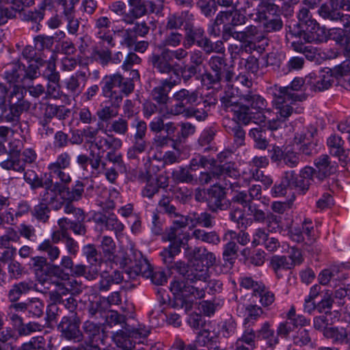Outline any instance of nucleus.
Masks as SVG:
<instances>
[{
  "mask_svg": "<svg viewBox=\"0 0 350 350\" xmlns=\"http://www.w3.org/2000/svg\"><path fill=\"white\" fill-rule=\"evenodd\" d=\"M237 81L242 85V89L237 88L236 90L239 99L234 96L233 88L226 91L225 95L221 98L226 109L233 112L234 118L244 124H249L251 120L256 122L265 121L262 111L266 107V100L249 89L252 85V81L245 75L239 76Z\"/></svg>",
  "mask_w": 350,
  "mask_h": 350,
  "instance_id": "f257e3e1",
  "label": "nucleus"
},
{
  "mask_svg": "<svg viewBox=\"0 0 350 350\" xmlns=\"http://www.w3.org/2000/svg\"><path fill=\"white\" fill-rule=\"evenodd\" d=\"M222 286V282L217 280H211L208 282L205 280L199 285H190L184 280H174L170 284V291L175 297L172 306L184 308L187 312L191 309L194 299L204 298L206 292L210 295L218 293L221 291Z\"/></svg>",
  "mask_w": 350,
  "mask_h": 350,
  "instance_id": "f03ea898",
  "label": "nucleus"
},
{
  "mask_svg": "<svg viewBox=\"0 0 350 350\" xmlns=\"http://www.w3.org/2000/svg\"><path fill=\"white\" fill-rule=\"evenodd\" d=\"M100 84L101 85L102 95L109 98L113 106L120 107L123 96L131 93L135 85L131 80L124 79L120 74L107 75L103 78Z\"/></svg>",
  "mask_w": 350,
  "mask_h": 350,
  "instance_id": "7ed1b4c3",
  "label": "nucleus"
},
{
  "mask_svg": "<svg viewBox=\"0 0 350 350\" xmlns=\"http://www.w3.org/2000/svg\"><path fill=\"white\" fill-rule=\"evenodd\" d=\"M107 321L111 324H125L122 327L123 329L116 332L113 336L118 346L125 350H129L133 347L131 338L138 339L137 342H141V339L146 338L150 334L149 328L145 325H139L137 328H131L125 323V316L119 314L117 312L112 311L110 316L107 317Z\"/></svg>",
  "mask_w": 350,
  "mask_h": 350,
  "instance_id": "20e7f679",
  "label": "nucleus"
},
{
  "mask_svg": "<svg viewBox=\"0 0 350 350\" xmlns=\"http://www.w3.org/2000/svg\"><path fill=\"white\" fill-rule=\"evenodd\" d=\"M280 12L278 5L269 1H262L248 16L255 22L262 23L266 30L271 31L280 30L282 27V22L278 18Z\"/></svg>",
  "mask_w": 350,
  "mask_h": 350,
  "instance_id": "39448f33",
  "label": "nucleus"
},
{
  "mask_svg": "<svg viewBox=\"0 0 350 350\" xmlns=\"http://www.w3.org/2000/svg\"><path fill=\"white\" fill-rule=\"evenodd\" d=\"M306 83V79L295 78L289 85L285 87L275 85L272 88L273 98L275 100L278 105L281 103L291 105L295 107H299L298 102L306 100L304 94L299 93L303 85Z\"/></svg>",
  "mask_w": 350,
  "mask_h": 350,
  "instance_id": "423d86ee",
  "label": "nucleus"
},
{
  "mask_svg": "<svg viewBox=\"0 0 350 350\" xmlns=\"http://www.w3.org/2000/svg\"><path fill=\"white\" fill-rule=\"evenodd\" d=\"M26 92L25 88L20 85L13 86L12 90L10 91L8 97L10 111L3 119L8 122H11L14 127L18 125L21 113L30 107V103L23 99Z\"/></svg>",
  "mask_w": 350,
  "mask_h": 350,
  "instance_id": "0eeeda50",
  "label": "nucleus"
},
{
  "mask_svg": "<svg viewBox=\"0 0 350 350\" xmlns=\"http://www.w3.org/2000/svg\"><path fill=\"white\" fill-rule=\"evenodd\" d=\"M50 176L45 178V187L38 193L39 202L49 205L55 210H59L63 205L61 193L67 189L68 184H64L60 180Z\"/></svg>",
  "mask_w": 350,
  "mask_h": 350,
  "instance_id": "6e6552de",
  "label": "nucleus"
},
{
  "mask_svg": "<svg viewBox=\"0 0 350 350\" xmlns=\"http://www.w3.org/2000/svg\"><path fill=\"white\" fill-rule=\"evenodd\" d=\"M37 73V68L33 65H30L29 69H25V65L19 62H12L7 64L4 67V78L10 83V88H13L14 85L19 82H23L25 79H32L36 77ZM20 86H21L20 85Z\"/></svg>",
  "mask_w": 350,
  "mask_h": 350,
  "instance_id": "1a4fd4ad",
  "label": "nucleus"
},
{
  "mask_svg": "<svg viewBox=\"0 0 350 350\" xmlns=\"http://www.w3.org/2000/svg\"><path fill=\"white\" fill-rule=\"evenodd\" d=\"M172 98L176 103L170 107L169 113L173 116H178L185 113L191 108V105L197 103L199 98V93L197 90H189L183 88L174 92Z\"/></svg>",
  "mask_w": 350,
  "mask_h": 350,
  "instance_id": "9d476101",
  "label": "nucleus"
},
{
  "mask_svg": "<svg viewBox=\"0 0 350 350\" xmlns=\"http://www.w3.org/2000/svg\"><path fill=\"white\" fill-rule=\"evenodd\" d=\"M71 164V156L68 152L59 154L55 160L48 165L49 176L60 180L64 184L71 182V176L67 172Z\"/></svg>",
  "mask_w": 350,
  "mask_h": 350,
  "instance_id": "9b49d317",
  "label": "nucleus"
},
{
  "mask_svg": "<svg viewBox=\"0 0 350 350\" xmlns=\"http://www.w3.org/2000/svg\"><path fill=\"white\" fill-rule=\"evenodd\" d=\"M178 230L172 227L163 236L165 241H170V244L161 252V256L165 264L170 265L173 262L174 257L180 252L183 244L182 239L178 236Z\"/></svg>",
  "mask_w": 350,
  "mask_h": 350,
  "instance_id": "f8f14e48",
  "label": "nucleus"
},
{
  "mask_svg": "<svg viewBox=\"0 0 350 350\" xmlns=\"http://www.w3.org/2000/svg\"><path fill=\"white\" fill-rule=\"evenodd\" d=\"M334 82L331 68H324L319 72L310 73L306 77V85L314 92H322L328 90Z\"/></svg>",
  "mask_w": 350,
  "mask_h": 350,
  "instance_id": "ddd939ff",
  "label": "nucleus"
},
{
  "mask_svg": "<svg viewBox=\"0 0 350 350\" xmlns=\"http://www.w3.org/2000/svg\"><path fill=\"white\" fill-rule=\"evenodd\" d=\"M273 107L276 116L275 118L268 120V129L271 131H275L282 126V124L286 122L288 118L293 113H301L304 108L301 107H295L291 105H284L281 103L278 105L275 100H272Z\"/></svg>",
  "mask_w": 350,
  "mask_h": 350,
  "instance_id": "4468645a",
  "label": "nucleus"
},
{
  "mask_svg": "<svg viewBox=\"0 0 350 350\" xmlns=\"http://www.w3.org/2000/svg\"><path fill=\"white\" fill-rule=\"evenodd\" d=\"M180 81L181 78L176 72H174V77L170 76L167 79L161 80L160 83L152 90V99L159 104H166L170 99L168 96L170 92L174 86L180 84Z\"/></svg>",
  "mask_w": 350,
  "mask_h": 350,
  "instance_id": "2eb2a0df",
  "label": "nucleus"
},
{
  "mask_svg": "<svg viewBox=\"0 0 350 350\" xmlns=\"http://www.w3.org/2000/svg\"><path fill=\"white\" fill-rule=\"evenodd\" d=\"M57 328L66 340L78 342L83 338V334L79 329V321L76 317H64Z\"/></svg>",
  "mask_w": 350,
  "mask_h": 350,
  "instance_id": "dca6fc26",
  "label": "nucleus"
},
{
  "mask_svg": "<svg viewBox=\"0 0 350 350\" xmlns=\"http://www.w3.org/2000/svg\"><path fill=\"white\" fill-rule=\"evenodd\" d=\"M254 180L260 181L267 188L273 183V180L271 177L264 174L263 172L258 169H251L249 173L244 172L242 176L239 177L237 181L226 183L224 186L225 189L228 187L234 189L235 187H246L251 180Z\"/></svg>",
  "mask_w": 350,
  "mask_h": 350,
  "instance_id": "f3484780",
  "label": "nucleus"
},
{
  "mask_svg": "<svg viewBox=\"0 0 350 350\" xmlns=\"http://www.w3.org/2000/svg\"><path fill=\"white\" fill-rule=\"evenodd\" d=\"M160 54L152 53L149 58L152 67L159 72L162 74H170V72L178 73L175 69L178 64L173 62L168 49L160 50Z\"/></svg>",
  "mask_w": 350,
  "mask_h": 350,
  "instance_id": "a211bd4d",
  "label": "nucleus"
},
{
  "mask_svg": "<svg viewBox=\"0 0 350 350\" xmlns=\"http://www.w3.org/2000/svg\"><path fill=\"white\" fill-rule=\"evenodd\" d=\"M302 31L301 37L306 42L320 43L325 42L327 38L325 28L321 27L316 21H310L303 27Z\"/></svg>",
  "mask_w": 350,
  "mask_h": 350,
  "instance_id": "6ab92c4d",
  "label": "nucleus"
},
{
  "mask_svg": "<svg viewBox=\"0 0 350 350\" xmlns=\"http://www.w3.org/2000/svg\"><path fill=\"white\" fill-rule=\"evenodd\" d=\"M88 79L85 71L79 70L64 81V84L68 94L74 98L83 92Z\"/></svg>",
  "mask_w": 350,
  "mask_h": 350,
  "instance_id": "aec40b11",
  "label": "nucleus"
},
{
  "mask_svg": "<svg viewBox=\"0 0 350 350\" xmlns=\"http://www.w3.org/2000/svg\"><path fill=\"white\" fill-rule=\"evenodd\" d=\"M314 165L317 169L316 178L319 183L334 174L337 168L336 163L332 162L329 157L327 154H323L317 158L314 161Z\"/></svg>",
  "mask_w": 350,
  "mask_h": 350,
  "instance_id": "412c9836",
  "label": "nucleus"
},
{
  "mask_svg": "<svg viewBox=\"0 0 350 350\" xmlns=\"http://www.w3.org/2000/svg\"><path fill=\"white\" fill-rule=\"evenodd\" d=\"M191 267L187 271V279L191 282H205L209 278V268L204 266L199 260L191 258Z\"/></svg>",
  "mask_w": 350,
  "mask_h": 350,
  "instance_id": "4be33fe9",
  "label": "nucleus"
},
{
  "mask_svg": "<svg viewBox=\"0 0 350 350\" xmlns=\"http://www.w3.org/2000/svg\"><path fill=\"white\" fill-rule=\"evenodd\" d=\"M185 255L188 260L196 258L208 268L213 267L216 262L215 254L202 247H195L193 250L187 249L185 251Z\"/></svg>",
  "mask_w": 350,
  "mask_h": 350,
  "instance_id": "5701e85b",
  "label": "nucleus"
},
{
  "mask_svg": "<svg viewBox=\"0 0 350 350\" xmlns=\"http://www.w3.org/2000/svg\"><path fill=\"white\" fill-rule=\"evenodd\" d=\"M84 334L91 342H103L107 335L103 325L86 321L83 325Z\"/></svg>",
  "mask_w": 350,
  "mask_h": 350,
  "instance_id": "b1692460",
  "label": "nucleus"
},
{
  "mask_svg": "<svg viewBox=\"0 0 350 350\" xmlns=\"http://www.w3.org/2000/svg\"><path fill=\"white\" fill-rule=\"evenodd\" d=\"M256 332L257 339L266 340L267 345L271 350H273L275 347L279 344L280 340L278 337V334H275L270 322H264Z\"/></svg>",
  "mask_w": 350,
  "mask_h": 350,
  "instance_id": "393cba45",
  "label": "nucleus"
},
{
  "mask_svg": "<svg viewBox=\"0 0 350 350\" xmlns=\"http://www.w3.org/2000/svg\"><path fill=\"white\" fill-rule=\"evenodd\" d=\"M107 137L99 136L95 141L94 147L99 151L98 153L103 154L107 150L120 149L122 146V141L115 137L113 135L108 134Z\"/></svg>",
  "mask_w": 350,
  "mask_h": 350,
  "instance_id": "a878e982",
  "label": "nucleus"
},
{
  "mask_svg": "<svg viewBox=\"0 0 350 350\" xmlns=\"http://www.w3.org/2000/svg\"><path fill=\"white\" fill-rule=\"evenodd\" d=\"M321 16L325 19H329L332 21H339L344 28L350 27V15L343 14L336 10L331 8L329 5H322L318 10Z\"/></svg>",
  "mask_w": 350,
  "mask_h": 350,
  "instance_id": "bb28decb",
  "label": "nucleus"
},
{
  "mask_svg": "<svg viewBox=\"0 0 350 350\" xmlns=\"http://www.w3.org/2000/svg\"><path fill=\"white\" fill-rule=\"evenodd\" d=\"M152 271L153 269L148 261L142 258L135 264V267L125 269L124 275L127 276V280L134 279L139 275L149 278Z\"/></svg>",
  "mask_w": 350,
  "mask_h": 350,
  "instance_id": "cd10ccee",
  "label": "nucleus"
},
{
  "mask_svg": "<svg viewBox=\"0 0 350 350\" xmlns=\"http://www.w3.org/2000/svg\"><path fill=\"white\" fill-rule=\"evenodd\" d=\"M314 131H302L301 133H297L295 137V142L297 144H300V147L299 148V150L306 154V155H311L315 152V144L310 142L311 139L314 136Z\"/></svg>",
  "mask_w": 350,
  "mask_h": 350,
  "instance_id": "c85d7f7f",
  "label": "nucleus"
},
{
  "mask_svg": "<svg viewBox=\"0 0 350 350\" xmlns=\"http://www.w3.org/2000/svg\"><path fill=\"white\" fill-rule=\"evenodd\" d=\"M127 280L123 273L119 271H114L111 275L107 270L101 271L100 280L98 288L100 291H107L113 284H120L122 280Z\"/></svg>",
  "mask_w": 350,
  "mask_h": 350,
  "instance_id": "c756f323",
  "label": "nucleus"
},
{
  "mask_svg": "<svg viewBox=\"0 0 350 350\" xmlns=\"http://www.w3.org/2000/svg\"><path fill=\"white\" fill-rule=\"evenodd\" d=\"M329 36L338 44L345 49L350 55V27L345 28H332L329 31Z\"/></svg>",
  "mask_w": 350,
  "mask_h": 350,
  "instance_id": "7c9ffc66",
  "label": "nucleus"
},
{
  "mask_svg": "<svg viewBox=\"0 0 350 350\" xmlns=\"http://www.w3.org/2000/svg\"><path fill=\"white\" fill-rule=\"evenodd\" d=\"M262 114L265 116V121L256 122L254 120H251L250 122H253L257 124L256 127L252 128L250 131L249 135L254 141V147L260 150H265L269 144L266 139L265 131L260 126V124L265 122L266 119L269 118V117H267L263 113Z\"/></svg>",
  "mask_w": 350,
  "mask_h": 350,
  "instance_id": "2f4dec72",
  "label": "nucleus"
},
{
  "mask_svg": "<svg viewBox=\"0 0 350 350\" xmlns=\"http://www.w3.org/2000/svg\"><path fill=\"white\" fill-rule=\"evenodd\" d=\"M42 118L40 120H46L51 122V120L56 117L58 119H64L69 112L63 106H57L52 104H44L42 107Z\"/></svg>",
  "mask_w": 350,
  "mask_h": 350,
  "instance_id": "473e14b6",
  "label": "nucleus"
},
{
  "mask_svg": "<svg viewBox=\"0 0 350 350\" xmlns=\"http://www.w3.org/2000/svg\"><path fill=\"white\" fill-rule=\"evenodd\" d=\"M308 323L309 321L306 319L299 318L298 320L295 321V322L292 321L291 319L289 321L285 320L280 323L277 327L276 332L278 337L279 338V336H280L286 338L288 337L289 334L294 332L299 326L302 327Z\"/></svg>",
  "mask_w": 350,
  "mask_h": 350,
  "instance_id": "72a5a7b5",
  "label": "nucleus"
},
{
  "mask_svg": "<svg viewBox=\"0 0 350 350\" xmlns=\"http://www.w3.org/2000/svg\"><path fill=\"white\" fill-rule=\"evenodd\" d=\"M270 266L278 278H283L284 273L293 269L285 255H275L271 257Z\"/></svg>",
  "mask_w": 350,
  "mask_h": 350,
  "instance_id": "f704fd0d",
  "label": "nucleus"
},
{
  "mask_svg": "<svg viewBox=\"0 0 350 350\" xmlns=\"http://www.w3.org/2000/svg\"><path fill=\"white\" fill-rule=\"evenodd\" d=\"M100 247L104 258V259H100V260H103L106 266H111L116 251V243L113 239L111 237L104 236L102 238Z\"/></svg>",
  "mask_w": 350,
  "mask_h": 350,
  "instance_id": "c9c22d12",
  "label": "nucleus"
},
{
  "mask_svg": "<svg viewBox=\"0 0 350 350\" xmlns=\"http://www.w3.org/2000/svg\"><path fill=\"white\" fill-rule=\"evenodd\" d=\"M183 39V36L177 31H170L165 33L163 40L155 43V46L159 50L169 49V47L178 46Z\"/></svg>",
  "mask_w": 350,
  "mask_h": 350,
  "instance_id": "e433bc0d",
  "label": "nucleus"
},
{
  "mask_svg": "<svg viewBox=\"0 0 350 350\" xmlns=\"http://www.w3.org/2000/svg\"><path fill=\"white\" fill-rule=\"evenodd\" d=\"M228 243L224 246L223 252V258L225 262L224 265V270L222 271L227 272L230 269L234 264L235 256L239 250L238 246L234 241L228 240Z\"/></svg>",
  "mask_w": 350,
  "mask_h": 350,
  "instance_id": "4c0bfd02",
  "label": "nucleus"
},
{
  "mask_svg": "<svg viewBox=\"0 0 350 350\" xmlns=\"http://www.w3.org/2000/svg\"><path fill=\"white\" fill-rule=\"evenodd\" d=\"M128 4L130 7L129 14L135 18L142 17L147 13V7L152 6L153 3L150 1L144 0H128Z\"/></svg>",
  "mask_w": 350,
  "mask_h": 350,
  "instance_id": "58836bf2",
  "label": "nucleus"
},
{
  "mask_svg": "<svg viewBox=\"0 0 350 350\" xmlns=\"http://www.w3.org/2000/svg\"><path fill=\"white\" fill-rule=\"evenodd\" d=\"M324 336L337 345H347L346 327H329L324 331Z\"/></svg>",
  "mask_w": 350,
  "mask_h": 350,
  "instance_id": "ea45409f",
  "label": "nucleus"
},
{
  "mask_svg": "<svg viewBox=\"0 0 350 350\" xmlns=\"http://www.w3.org/2000/svg\"><path fill=\"white\" fill-rule=\"evenodd\" d=\"M190 223L191 227H195L198 225L204 228H212L215 225L214 217L206 212L201 213H191Z\"/></svg>",
  "mask_w": 350,
  "mask_h": 350,
  "instance_id": "a19ab883",
  "label": "nucleus"
},
{
  "mask_svg": "<svg viewBox=\"0 0 350 350\" xmlns=\"http://www.w3.org/2000/svg\"><path fill=\"white\" fill-rule=\"evenodd\" d=\"M293 171H287L279 184H275L271 190L273 197L277 198L286 195L288 187H291V180H293Z\"/></svg>",
  "mask_w": 350,
  "mask_h": 350,
  "instance_id": "79ce46f5",
  "label": "nucleus"
},
{
  "mask_svg": "<svg viewBox=\"0 0 350 350\" xmlns=\"http://www.w3.org/2000/svg\"><path fill=\"white\" fill-rule=\"evenodd\" d=\"M120 107L113 106L112 103L111 105H101L100 107L96 111V116L98 118V122L101 123V126H103L104 122H109L111 119L116 118L118 115V109Z\"/></svg>",
  "mask_w": 350,
  "mask_h": 350,
  "instance_id": "37998d69",
  "label": "nucleus"
},
{
  "mask_svg": "<svg viewBox=\"0 0 350 350\" xmlns=\"http://www.w3.org/2000/svg\"><path fill=\"white\" fill-rule=\"evenodd\" d=\"M193 17V14L187 11L182 12L180 14H171L167 18L166 28L172 30L180 29L186 18L190 20Z\"/></svg>",
  "mask_w": 350,
  "mask_h": 350,
  "instance_id": "c03bdc74",
  "label": "nucleus"
},
{
  "mask_svg": "<svg viewBox=\"0 0 350 350\" xmlns=\"http://www.w3.org/2000/svg\"><path fill=\"white\" fill-rule=\"evenodd\" d=\"M215 175H217V179L219 180L226 177L235 180L237 176H239V173L234 167V164L228 163L215 167L213 176Z\"/></svg>",
  "mask_w": 350,
  "mask_h": 350,
  "instance_id": "a18cd8bd",
  "label": "nucleus"
},
{
  "mask_svg": "<svg viewBox=\"0 0 350 350\" xmlns=\"http://www.w3.org/2000/svg\"><path fill=\"white\" fill-rule=\"evenodd\" d=\"M38 250L44 253L51 262L59 257L60 250L49 239H45L38 246Z\"/></svg>",
  "mask_w": 350,
  "mask_h": 350,
  "instance_id": "49530a36",
  "label": "nucleus"
},
{
  "mask_svg": "<svg viewBox=\"0 0 350 350\" xmlns=\"http://www.w3.org/2000/svg\"><path fill=\"white\" fill-rule=\"evenodd\" d=\"M44 304L38 298L27 300V313L29 317L40 318L44 313Z\"/></svg>",
  "mask_w": 350,
  "mask_h": 350,
  "instance_id": "de8ad7c7",
  "label": "nucleus"
},
{
  "mask_svg": "<svg viewBox=\"0 0 350 350\" xmlns=\"http://www.w3.org/2000/svg\"><path fill=\"white\" fill-rule=\"evenodd\" d=\"M31 288L32 283L26 282H21L14 284L9 291V300L12 302H15L23 294L27 293Z\"/></svg>",
  "mask_w": 350,
  "mask_h": 350,
  "instance_id": "09e8293b",
  "label": "nucleus"
},
{
  "mask_svg": "<svg viewBox=\"0 0 350 350\" xmlns=\"http://www.w3.org/2000/svg\"><path fill=\"white\" fill-rule=\"evenodd\" d=\"M109 10L116 14L122 16V20L127 24L133 23V18L129 13L126 12V6L123 1L113 2L109 7Z\"/></svg>",
  "mask_w": 350,
  "mask_h": 350,
  "instance_id": "8fccbe9b",
  "label": "nucleus"
},
{
  "mask_svg": "<svg viewBox=\"0 0 350 350\" xmlns=\"http://www.w3.org/2000/svg\"><path fill=\"white\" fill-rule=\"evenodd\" d=\"M128 121L122 118H119L111 122L109 129H104L103 133L107 134V132H113L120 135H124L128 133Z\"/></svg>",
  "mask_w": 350,
  "mask_h": 350,
  "instance_id": "3c124183",
  "label": "nucleus"
},
{
  "mask_svg": "<svg viewBox=\"0 0 350 350\" xmlns=\"http://www.w3.org/2000/svg\"><path fill=\"white\" fill-rule=\"evenodd\" d=\"M0 166L7 170H14L18 172H23L25 163L22 159L14 156H10L8 159L0 163Z\"/></svg>",
  "mask_w": 350,
  "mask_h": 350,
  "instance_id": "603ef678",
  "label": "nucleus"
},
{
  "mask_svg": "<svg viewBox=\"0 0 350 350\" xmlns=\"http://www.w3.org/2000/svg\"><path fill=\"white\" fill-rule=\"evenodd\" d=\"M204 31L201 27H186V43L185 46L189 48L195 42H198V40L201 39L204 36Z\"/></svg>",
  "mask_w": 350,
  "mask_h": 350,
  "instance_id": "864d4df0",
  "label": "nucleus"
},
{
  "mask_svg": "<svg viewBox=\"0 0 350 350\" xmlns=\"http://www.w3.org/2000/svg\"><path fill=\"white\" fill-rule=\"evenodd\" d=\"M192 237L208 243L218 244L220 242L219 237L215 232H207L204 230L196 229L192 232Z\"/></svg>",
  "mask_w": 350,
  "mask_h": 350,
  "instance_id": "5fc2aeb1",
  "label": "nucleus"
},
{
  "mask_svg": "<svg viewBox=\"0 0 350 350\" xmlns=\"http://www.w3.org/2000/svg\"><path fill=\"white\" fill-rule=\"evenodd\" d=\"M118 35L121 38L120 44L130 49L133 47L137 40V37L131 28L119 31Z\"/></svg>",
  "mask_w": 350,
  "mask_h": 350,
  "instance_id": "6e6d98bb",
  "label": "nucleus"
},
{
  "mask_svg": "<svg viewBox=\"0 0 350 350\" xmlns=\"http://www.w3.org/2000/svg\"><path fill=\"white\" fill-rule=\"evenodd\" d=\"M172 177L177 183H191L193 180V176L190 173L189 169L183 167L174 170Z\"/></svg>",
  "mask_w": 350,
  "mask_h": 350,
  "instance_id": "4d7b16f0",
  "label": "nucleus"
},
{
  "mask_svg": "<svg viewBox=\"0 0 350 350\" xmlns=\"http://www.w3.org/2000/svg\"><path fill=\"white\" fill-rule=\"evenodd\" d=\"M230 38L240 42H246L243 31H237L235 27L225 24L223 27L222 38L224 41H228Z\"/></svg>",
  "mask_w": 350,
  "mask_h": 350,
  "instance_id": "13d9d810",
  "label": "nucleus"
},
{
  "mask_svg": "<svg viewBox=\"0 0 350 350\" xmlns=\"http://www.w3.org/2000/svg\"><path fill=\"white\" fill-rule=\"evenodd\" d=\"M215 133L216 130L212 126L204 129L198 141L199 146L205 150H208V146L214 139Z\"/></svg>",
  "mask_w": 350,
  "mask_h": 350,
  "instance_id": "bf43d9fd",
  "label": "nucleus"
},
{
  "mask_svg": "<svg viewBox=\"0 0 350 350\" xmlns=\"http://www.w3.org/2000/svg\"><path fill=\"white\" fill-rule=\"evenodd\" d=\"M204 107H191L185 114L187 117H194L198 121H204L208 117L209 103L206 100L202 104Z\"/></svg>",
  "mask_w": 350,
  "mask_h": 350,
  "instance_id": "052dcab7",
  "label": "nucleus"
},
{
  "mask_svg": "<svg viewBox=\"0 0 350 350\" xmlns=\"http://www.w3.org/2000/svg\"><path fill=\"white\" fill-rule=\"evenodd\" d=\"M97 126V128L88 126L81 131L83 139H85L87 143L91 144L93 146L95 144L96 139L99 137L98 135L99 130H101L103 132L104 130L103 126H101L100 122H98Z\"/></svg>",
  "mask_w": 350,
  "mask_h": 350,
  "instance_id": "680f3d73",
  "label": "nucleus"
},
{
  "mask_svg": "<svg viewBox=\"0 0 350 350\" xmlns=\"http://www.w3.org/2000/svg\"><path fill=\"white\" fill-rule=\"evenodd\" d=\"M208 64L213 72H219L223 75L228 66L226 60L222 55H213L208 62Z\"/></svg>",
  "mask_w": 350,
  "mask_h": 350,
  "instance_id": "e2e57ef3",
  "label": "nucleus"
},
{
  "mask_svg": "<svg viewBox=\"0 0 350 350\" xmlns=\"http://www.w3.org/2000/svg\"><path fill=\"white\" fill-rule=\"evenodd\" d=\"M256 340L258 339L256 331L250 327H246L241 337L237 338V340L241 341V342L253 349H256Z\"/></svg>",
  "mask_w": 350,
  "mask_h": 350,
  "instance_id": "0e129e2a",
  "label": "nucleus"
},
{
  "mask_svg": "<svg viewBox=\"0 0 350 350\" xmlns=\"http://www.w3.org/2000/svg\"><path fill=\"white\" fill-rule=\"evenodd\" d=\"M224 241H236L242 245H246L250 241V235L248 233L241 231L239 233H237L232 230H228L224 236Z\"/></svg>",
  "mask_w": 350,
  "mask_h": 350,
  "instance_id": "69168bd1",
  "label": "nucleus"
},
{
  "mask_svg": "<svg viewBox=\"0 0 350 350\" xmlns=\"http://www.w3.org/2000/svg\"><path fill=\"white\" fill-rule=\"evenodd\" d=\"M246 317L244 320V323H254L263 313L262 309L257 306L249 304L245 308Z\"/></svg>",
  "mask_w": 350,
  "mask_h": 350,
  "instance_id": "338daca9",
  "label": "nucleus"
},
{
  "mask_svg": "<svg viewBox=\"0 0 350 350\" xmlns=\"http://www.w3.org/2000/svg\"><path fill=\"white\" fill-rule=\"evenodd\" d=\"M232 124V126H229L227 131L234 137L236 144L239 146H242L244 144L245 133L237 122H233Z\"/></svg>",
  "mask_w": 350,
  "mask_h": 350,
  "instance_id": "774afa93",
  "label": "nucleus"
}]
</instances>
